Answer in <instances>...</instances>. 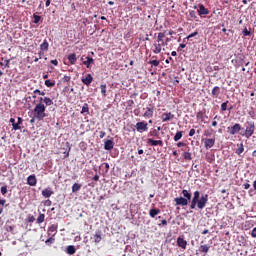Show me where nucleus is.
I'll return each mask as SVG.
<instances>
[{"mask_svg": "<svg viewBox=\"0 0 256 256\" xmlns=\"http://www.w3.org/2000/svg\"><path fill=\"white\" fill-rule=\"evenodd\" d=\"M51 105H53V101L51 100V98L40 97L39 103L35 105L32 111L34 119H37L38 121H43V119L47 117V113H45V111L47 110V107H51Z\"/></svg>", "mask_w": 256, "mask_h": 256, "instance_id": "1", "label": "nucleus"}, {"mask_svg": "<svg viewBox=\"0 0 256 256\" xmlns=\"http://www.w3.org/2000/svg\"><path fill=\"white\" fill-rule=\"evenodd\" d=\"M207 203H209V195L204 194L201 196V192L195 191L193 193V198L190 202V209H200V211H203L205 207L207 206Z\"/></svg>", "mask_w": 256, "mask_h": 256, "instance_id": "2", "label": "nucleus"}, {"mask_svg": "<svg viewBox=\"0 0 256 256\" xmlns=\"http://www.w3.org/2000/svg\"><path fill=\"white\" fill-rule=\"evenodd\" d=\"M255 134V122L254 121H246L245 123V131L241 132L240 135L245 137L246 139H251Z\"/></svg>", "mask_w": 256, "mask_h": 256, "instance_id": "3", "label": "nucleus"}, {"mask_svg": "<svg viewBox=\"0 0 256 256\" xmlns=\"http://www.w3.org/2000/svg\"><path fill=\"white\" fill-rule=\"evenodd\" d=\"M183 197L175 198L174 201L176 205H181L182 207H187L189 205V201H191V192L187 190H182Z\"/></svg>", "mask_w": 256, "mask_h": 256, "instance_id": "4", "label": "nucleus"}, {"mask_svg": "<svg viewBox=\"0 0 256 256\" xmlns=\"http://www.w3.org/2000/svg\"><path fill=\"white\" fill-rule=\"evenodd\" d=\"M228 133L229 135H237L239 131H243V127H241V124L235 123L232 127H228Z\"/></svg>", "mask_w": 256, "mask_h": 256, "instance_id": "5", "label": "nucleus"}, {"mask_svg": "<svg viewBox=\"0 0 256 256\" xmlns=\"http://www.w3.org/2000/svg\"><path fill=\"white\" fill-rule=\"evenodd\" d=\"M136 131H138V133L149 131V126L146 122H138L136 123Z\"/></svg>", "mask_w": 256, "mask_h": 256, "instance_id": "6", "label": "nucleus"}, {"mask_svg": "<svg viewBox=\"0 0 256 256\" xmlns=\"http://www.w3.org/2000/svg\"><path fill=\"white\" fill-rule=\"evenodd\" d=\"M154 111H155V106L150 104L148 107H146V111L144 112L142 117H145V119H151V117H153Z\"/></svg>", "mask_w": 256, "mask_h": 256, "instance_id": "7", "label": "nucleus"}, {"mask_svg": "<svg viewBox=\"0 0 256 256\" xmlns=\"http://www.w3.org/2000/svg\"><path fill=\"white\" fill-rule=\"evenodd\" d=\"M162 47L163 46L161 45V43L157 42L156 40V42L152 45L151 50L155 55H159V53H161L162 51Z\"/></svg>", "mask_w": 256, "mask_h": 256, "instance_id": "8", "label": "nucleus"}, {"mask_svg": "<svg viewBox=\"0 0 256 256\" xmlns=\"http://www.w3.org/2000/svg\"><path fill=\"white\" fill-rule=\"evenodd\" d=\"M202 141H204L205 149H211L215 145V138H205Z\"/></svg>", "mask_w": 256, "mask_h": 256, "instance_id": "9", "label": "nucleus"}, {"mask_svg": "<svg viewBox=\"0 0 256 256\" xmlns=\"http://www.w3.org/2000/svg\"><path fill=\"white\" fill-rule=\"evenodd\" d=\"M161 119L163 123H167V121H171L172 119H175V115L171 112L163 113L161 115Z\"/></svg>", "mask_w": 256, "mask_h": 256, "instance_id": "10", "label": "nucleus"}, {"mask_svg": "<svg viewBox=\"0 0 256 256\" xmlns=\"http://www.w3.org/2000/svg\"><path fill=\"white\" fill-rule=\"evenodd\" d=\"M157 43H160L162 47H167V42H165V32L158 33Z\"/></svg>", "mask_w": 256, "mask_h": 256, "instance_id": "11", "label": "nucleus"}, {"mask_svg": "<svg viewBox=\"0 0 256 256\" xmlns=\"http://www.w3.org/2000/svg\"><path fill=\"white\" fill-rule=\"evenodd\" d=\"M147 143L148 145H151V147H157V145H159V147H163V140H154L153 138H149Z\"/></svg>", "mask_w": 256, "mask_h": 256, "instance_id": "12", "label": "nucleus"}, {"mask_svg": "<svg viewBox=\"0 0 256 256\" xmlns=\"http://www.w3.org/2000/svg\"><path fill=\"white\" fill-rule=\"evenodd\" d=\"M220 95H221V88L219 86H214L211 91V97L213 99H218Z\"/></svg>", "mask_w": 256, "mask_h": 256, "instance_id": "13", "label": "nucleus"}, {"mask_svg": "<svg viewBox=\"0 0 256 256\" xmlns=\"http://www.w3.org/2000/svg\"><path fill=\"white\" fill-rule=\"evenodd\" d=\"M115 147V142H113V139L111 140H106L104 143V149L106 151H111Z\"/></svg>", "mask_w": 256, "mask_h": 256, "instance_id": "14", "label": "nucleus"}, {"mask_svg": "<svg viewBox=\"0 0 256 256\" xmlns=\"http://www.w3.org/2000/svg\"><path fill=\"white\" fill-rule=\"evenodd\" d=\"M196 119H197V121L205 122V119H209V116H207V114H205V112L199 111L196 114Z\"/></svg>", "mask_w": 256, "mask_h": 256, "instance_id": "15", "label": "nucleus"}, {"mask_svg": "<svg viewBox=\"0 0 256 256\" xmlns=\"http://www.w3.org/2000/svg\"><path fill=\"white\" fill-rule=\"evenodd\" d=\"M27 183L30 187H35V185H37V177H35V175H30L27 178Z\"/></svg>", "mask_w": 256, "mask_h": 256, "instance_id": "16", "label": "nucleus"}, {"mask_svg": "<svg viewBox=\"0 0 256 256\" xmlns=\"http://www.w3.org/2000/svg\"><path fill=\"white\" fill-rule=\"evenodd\" d=\"M177 245L178 247H181V249H187V241L182 237L177 238Z\"/></svg>", "mask_w": 256, "mask_h": 256, "instance_id": "17", "label": "nucleus"}, {"mask_svg": "<svg viewBox=\"0 0 256 256\" xmlns=\"http://www.w3.org/2000/svg\"><path fill=\"white\" fill-rule=\"evenodd\" d=\"M53 190H51V188H45L43 191H42V196L45 198V199H49V197H51V195H53Z\"/></svg>", "mask_w": 256, "mask_h": 256, "instance_id": "18", "label": "nucleus"}, {"mask_svg": "<svg viewBox=\"0 0 256 256\" xmlns=\"http://www.w3.org/2000/svg\"><path fill=\"white\" fill-rule=\"evenodd\" d=\"M82 83H84V85H91V83H93V76L87 74L85 78H82Z\"/></svg>", "mask_w": 256, "mask_h": 256, "instance_id": "19", "label": "nucleus"}, {"mask_svg": "<svg viewBox=\"0 0 256 256\" xmlns=\"http://www.w3.org/2000/svg\"><path fill=\"white\" fill-rule=\"evenodd\" d=\"M198 14L199 15H209V10H207V8H205V6L203 4H200L199 9H198Z\"/></svg>", "mask_w": 256, "mask_h": 256, "instance_id": "20", "label": "nucleus"}, {"mask_svg": "<svg viewBox=\"0 0 256 256\" xmlns=\"http://www.w3.org/2000/svg\"><path fill=\"white\" fill-rule=\"evenodd\" d=\"M68 61H69L70 65H75V63H77V54H75V53L69 54Z\"/></svg>", "mask_w": 256, "mask_h": 256, "instance_id": "21", "label": "nucleus"}, {"mask_svg": "<svg viewBox=\"0 0 256 256\" xmlns=\"http://www.w3.org/2000/svg\"><path fill=\"white\" fill-rule=\"evenodd\" d=\"M245 151V146L243 143L237 144V149L235 151L236 155L241 156V154Z\"/></svg>", "mask_w": 256, "mask_h": 256, "instance_id": "22", "label": "nucleus"}, {"mask_svg": "<svg viewBox=\"0 0 256 256\" xmlns=\"http://www.w3.org/2000/svg\"><path fill=\"white\" fill-rule=\"evenodd\" d=\"M92 63H95V60L92 57L87 56L86 60L83 62V65H85L87 69H89Z\"/></svg>", "mask_w": 256, "mask_h": 256, "instance_id": "23", "label": "nucleus"}, {"mask_svg": "<svg viewBox=\"0 0 256 256\" xmlns=\"http://www.w3.org/2000/svg\"><path fill=\"white\" fill-rule=\"evenodd\" d=\"M159 213H161V210L152 208V209H150L149 215H150V217H152V219H155V217H157V215H159Z\"/></svg>", "mask_w": 256, "mask_h": 256, "instance_id": "24", "label": "nucleus"}, {"mask_svg": "<svg viewBox=\"0 0 256 256\" xmlns=\"http://www.w3.org/2000/svg\"><path fill=\"white\" fill-rule=\"evenodd\" d=\"M40 50L41 51H49V42L47 41V39H45L43 41V43L40 44Z\"/></svg>", "mask_w": 256, "mask_h": 256, "instance_id": "25", "label": "nucleus"}, {"mask_svg": "<svg viewBox=\"0 0 256 256\" xmlns=\"http://www.w3.org/2000/svg\"><path fill=\"white\" fill-rule=\"evenodd\" d=\"M209 249H211V247H210L209 245H207V244L201 245V246L199 247L200 253H205V254H207V253H209Z\"/></svg>", "mask_w": 256, "mask_h": 256, "instance_id": "26", "label": "nucleus"}, {"mask_svg": "<svg viewBox=\"0 0 256 256\" xmlns=\"http://www.w3.org/2000/svg\"><path fill=\"white\" fill-rule=\"evenodd\" d=\"M10 123L12 124L14 131L21 130V126H19V124L15 123V118H10Z\"/></svg>", "mask_w": 256, "mask_h": 256, "instance_id": "27", "label": "nucleus"}, {"mask_svg": "<svg viewBox=\"0 0 256 256\" xmlns=\"http://www.w3.org/2000/svg\"><path fill=\"white\" fill-rule=\"evenodd\" d=\"M76 251H77V249H75V246L70 245L67 247L66 253L68 255H75Z\"/></svg>", "mask_w": 256, "mask_h": 256, "instance_id": "28", "label": "nucleus"}, {"mask_svg": "<svg viewBox=\"0 0 256 256\" xmlns=\"http://www.w3.org/2000/svg\"><path fill=\"white\" fill-rule=\"evenodd\" d=\"M182 157H184L185 161H191L193 159L191 152H189V150L183 152Z\"/></svg>", "mask_w": 256, "mask_h": 256, "instance_id": "29", "label": "nucleus"}, {"mask_svg": "<svg viewBox=\"0 0 256 256\" xmlns=\"http://www.w3.org/2000/svg\"><path fill=\"white\" fill-rule=\"evenodd\" d=\"M149 136L150 137H156L157 139H161V137H159V132L157 131V129L151 130L149 132Z\"/></svg>", "mask_w": 256, "mask_h": 256, "instance_id": "30", "label": "nucleus"}, {"mask_svg": "<svg viewBox=\"0 0 256 256\" xmlns=\"http://www.w3.org/2000/svg\"><path fill=\"white\" fill-rule=\"evenodd\" d=\"M101 93L104 97H107V84L100 85Z\"/></svg>", "mask_w": 256, "mask_h": 256, "instance_id": "31", "label": "nucleus"}, {"mask_svg": "<svg viewBox=\"0 0 256 256\" xmlns=\"http://www.w3.org/2000/svg\"><path fill=\"white\" fill-rule=\"evenodd\" d=\"M183 138V131H178L175 136H174V141L177 142V141H180V139Z\"/></svg>", "mask_w": 256, "mask_h": 256, "instance_id": "32", "label": "nucleus"}, {"mask_svg": "<svg viewBox=\"0 0 256 256\" xmlns=\"http://www.w3.org/2000/svg\"><path fill=\"white\" fill-rule=\"evenodd\" d=\"M87 113V115H89V104L85 103L83 106H82V110H81V114H85Z\"/></svg>", "mask_w": 256, "mask_h": 256, "instance_id": "33", "label": "nucleus"}, {"mask_svg": "<svg viewBox=\"0 0 256 256\" xmlns=\"http://www.w3.org/2000/svg\"><path fill=\"white\" fill-rule=\"evenodd\" d=\"M57 229H58L57 224H52V225L48 228V233H57Z\"/></svg>", "mask_w": 256, "mask_h": 256, "instance_id": "34", "label": "nucleus"}, {"mask_svg": "<svg viewBox=\"0 0 256 256\" xmlns=\"http://www.w3.org/2000/svg\"><path fill=\"white\" fill-rule=\"evenodd\" d=\"M81 190V184L74 183L72 186V193H77V191Z\"/></svg>", "mask_w": 256, "mask_h": 256, "instance_id": "35", "label": "nucleus"}, {"mask_svg": "<svg viewBox=\"0 0 256 256\" xmlns=\"http://www.w3.org/2000/svg\"><path fill=\"white\" fill-rule=\"evenodd\" d=\"M44 85H46V87H55V80H45Z\"/></svg>", "mask_w": 256, "mask_h": 256, "instance_id": "36", "label": "nucleus"}, {"mask_svg": "<svg viewBox=\"0 0 256 256\" xmlns=\"http://www.w3.org/2000/svg\"><path fill=\"white\" fill-rule=\"evenodd\" d=\"M45 222V214H39L38 218H37V223L41 224Z\"/></svg>", "mask_w": 256, "mask_h": 256, "instance_id": "37", "label": "nucleus"}, {"mask_svg": "<svg viewBox=\"0 0 256 256\" xmlns=\"http://www.w3.org/2000/svg\"><path fill=\"white\" fill-rule=\"evenodd\" d=\"M242 34L244 37H249L251 36V30H248L247 28H244L242 31Z\"/></svg>", "mask_w": 256, "mask_h": 256, "instance_id": "38", "label": "nucleus"}, {"mask_svg": "<svg viewBox=\"0 0 256 256\" xmlns=\"http://www.w3.org/2000/svg\"><path fill=\"white\" fill-rule=\"evenodd\" d=\"M197 35H199V32L195 31V32L191 33L190 35H188L186 38H184V41H185V39L190 40V39H192V37H197Z\"/></svg>", "mask_w": 256, "mask_h": 256, "instance_id": "39", "label": "nucleus"}, {"mask_svg": "<svg viewBox=\"0 0 256 256\" xmlns=\"http://www.w3.org/2000/svg\"><path fill=\"white\" fill-rule=\"evenodd\" d=\"M149 65H153L154 67H159V61L157 59L155 60H150Z\"/></svg>", "mask_w": 256, "mask_h": 256, "instance_id": "40", "label": "nucleus"}, {"mask_svg": "<svg viewBox=\"0 0 256 256\" xmlns=\"http://www.w3.org/2000/svg\"><path fill=\"white\" fill-rule=\"evenodd\" d=\"M46 245H51L53 243H55V238L54 237H50L45 241Z\"/></svg>", "mask_w": 256, "mask_h": 256, "instance_id": "41", "label": "nucleus"}, {"mask_svg": "<svg viewBox=\"0 0 256 256\" xmlns=\"http://www.w3.org/2000/svg\"><path fill=\"white\" fill-rule=\"evenodd\" d=\"M189 17H191V19H197V13L194 10H190Z\"/></svg>", "mask_w": 256, "mask_h": 256, "instance_id": "42", "label": "nucleus"}, {"mask_svg": "<svg viewBox=\"0 0 256 256\" xmlns=\"http://www.w3.org/2000/svg\"><path fill=\"white\" fill-rule=\"evenodd\" d=\"M228 103H229V101L227 100L226 102L221 104V111H227Z\"/></svg>", "mask_w": 256, "mask_h": 256, "instance_id": "43", "label": "nucleus"}, {"mask_svg": "<svg viewBox=\"0 0 256 256\" xmlns=\"http://www.w3.org/2000/svg\"><path fill=\"white\" fill-rule=\"evenodd\" d=\"M94 241H95V243H101V235L100 234H95Z\"/></svg>", "mask_w": 256, "mask_h": 256, "instance_id": "44", "label": "nucleus"}, {"mask_svg": "<svg viewBox=\"0 0 256 256\" xmlns=\"http://www.w3.org/2000/svg\"><path fill=\"white\" fill-rule=\"evenodd\" d=\"M33 18H34V23H39V21H41V16L37 15V14H34L33 15Z\"/></svg>", "mask_w": 256, "mask_h": 256, "instance_id": "45", "label": "nucleus"}, {"mask_svg": "<svg viewBox=\"0 0 256 256\" xmlns=\"http://www.w3.org/2000/svg\"><path fill=\"white\" fill-rule=\"evenodd\" d=\"M0 191H1L2 195H7V185L2 186Z\"/></svg>", "mask_w": 256, "mask_h": 256, "instance_id": "46", "label": "nucleus"}, {"mask_svg": "<svg viewBox=\"0 0 256 256\" xmlns=\"http://www.w3.org/2000/svg\"><path fill=\"white\" fill-rule=\"evenodd\" d=\"M211 135H213V132L211 130H205L204 131V136L205 137H211Z\"/></svg>", "mask_w": 256, "mask_h": 256, "instance_id": "47", "label": "nucleus"}, {"mask_svg": "<svg viewBox=\"0 0 256 256\" xmlns=\"http://www.w3.org/2000/svg\"><path fill=\"white\" fill-rule=\"evenodd\" d=\"M34 93L37 95H41L42 97H44L45 93L39 89L34 90Z\"/></svg>", "mask_w": 256, "mask_h": 256, "instance_id": "48", "label": "nucleus"}, {"mask_svg": "<svg viewBox=\"0 0 256 256\" xmlns=\"http://www.w3.org/2000/svg\"><path fill=\"white\" fill-rule=\"evenodd\" d=\"M71 151V147L68 148V151L63 152L64 153V159H67L69 157V152Z\"/></svg>", "mask_w": 256, "mask_h": 256, "instance_id": "49", "label": "nucleus"}, {"mask_svg": "<svg viewBox=\"0 0 256 256\" xmlns=\"http://www.w3.org/2000/svg\"><path fill=\"white\" fill-rule=\"evenodd\" d=\"M22 124H23V118L18 117V122L16 123V125H18V127H21Z\"/></svg>", "mask_w": 256, "mask_h": 256, "instance_id": "50", "label": "nucleus"}, {"mask_svg": "<svg viewBox=\"0 0 256 256\" xmlns=\"http://www.w3.org/2000/svg\"><path fill=\"white\" fill-rule=\"evenodd\" d=\"M140 113H141V110H139V108H137V109L134 110V115H135L136 117H139Z\"/></svg>", "mask_w": 256, "mask_h": 256, "instance_id": "51", "label": "nucleus"}, {"mask_svg": "<svg viewBox=\"0 0 256 256\" xmlns=\"http://www.w3.org/2000/svg\"><path fill=\"white\" fill-rule=\"evenodd\" d=\"M177 147H187V144L184 142H178Z\"/></svg>", "mask_w": 256, "mask_h": 256, "instance_id": "52", "label": "nucleus"}, {"mask_svg": "<svg viewBox=\"0 0 256 256\" xmlns=\"http://www.w3.org/2000/svg\"><path fill=\"white\" fill-rule=\"evenodd\" d=\"M158 225H159V227H161V225H163V227H165L167 225V221L165 219H163L161 221V223H159Z\"/></svg>", "mask_w": 256, "mask_h": 256, "instance_id": "53", "label": "nucleus"}, {"mask_svg": "<svg viewBox=\"0 0 256 256\" xmlns=\"http://www.w3.org/2000/svg\"><path fill=\"white\" fill-rule=\"evenodd\" d=\"M189 137H193V135H195V129H191L190 131H189Z\"/></svg>", "mask_w": 256, "mask_h": 256, "instance_id": "54", "label": "nucleus"}, {"mask_svg": "<svg viewBox=\"0 0 256 256\" xmlns=\"http://www.w3.org/2000/svg\"><path fill=\"white\" fill-rule=\"evenodd\" d=\"M106 135L107 133H105V131H101L99 137L100 139H103Z\"/></svg>", "mask_w": 256, "mask_h": 256, "instance_id": "55", "label": "nucleus"}, {"mask_svg": "<svg viewBox=\"0 0 256 256\" xmlns=\"http://www.w3.org/2000/svg\"><path fill=\"white\" fill-rule=\"evenodd\" d=\"M52 65H55V67H57V65H59V61H57V59L51 60Z\"/></svg>", "mask_w": 256, "mask_h": 256, "instance_id": "56", "label": "nucleus"}, {"mask_svg": "<svg viewBox=\"0 0 256 256\" xmlns=\"http://www.w3.org/2000/svg\"><path fill=\"white\" fill-rule=\"evenodd\" d=\"M51 200H46L44 205H46V207H51Z\"/></svg>", "mask_w": 256, "mask_h": 256, "instance_id": "57", "label": "nucleus"}, {"mask_svg": "<svg viewBox=\"0 0 256 256\" xmlns=\"http://www.w3.org/2000/svg\"><path fill=\"white\" fill-rule=\"evenodd\" d=\"M250 187H251V184H249V183L243 184L244 189H250Z\"/></svg>", "mask_w": 256, "mask_h": 256, "instance_id": "58", "label": "nucleus"}, {"mask_svg": "<svg viewBox=\"0 0 256 256\" xmlns=\"http://www.w3.org/2000/svg\"><path fill=\"white\" fill-rule=\"evenodd\" d=\"M9 63H11V60L7 59L5 60V68H9Z\"/></svg>", "mask_w": 256, "mask_h": 256, "instance_id": "59", "label": "nucleus"}, {"mask_svg": "<svg viewBox=\"0 0 256 256\" xmlns=\"http://www.w3.org/2000/svg\"><path fill=\"white\" fill-rule=\"evenodd\" d=\"M251 236L252 237H256V228H253L252 232H251Z\"/></svg>", "mask_w": 256, "mask_h": 256, "instance_id": "60", "label": "nucleus"}, {"mask_svg": "<svg viewBox=\"0 0 256 256\" xmlns=\"http://www.w3.org/2000/svg\"><path fill=\"white\" fill-rule=\"evenodd\" d=\"M93 181H99V175H95L94 177H93Z\"/></svg>", "mask_w": 256, "mask_h": 256, "instance_id": "61", "label": "nucleus"}, {"mask_svg": "<svg viewBox=\"0 0 256 256\" xmlns=\"http://www.w3.org/2000/svg\"><path fill=\"white\" fill-rule=\"evenodd\" d=\"M5 203H6L5 199H3V200L0 199V205H2V207L5 205Z\"/></svg>", "mask_w": 256, "mask_h": 256, "instance_id": "62", "label": "nucleus"}, {"mask_svg": "<svg viewBox=\"0 0 256 256\" xmlns=\"http://www.w3.org/2000/svg\"><path fill=\"white\" fill-rule=\"evenodd\" d=\"M207 233H209V230L208 229H204L203 232H202V235H207Z\"/></svg>", "mask_w": 256, "mask_h": 256, "instance_id": "63", "label": "nucleus"}, {"mask_svg": "<svg viewBox=\"0 0 256 256\" xmlns=\"http://www.w3.org/2000/svg\"><path fill=\"white\" fill-rule=\"evenodd\" d=\"M212 127H217V121L214 120V121L212 122Z\"/></svg>", "mask_w": 256, "mask_h": 256, "instance_id": "64", "label": "nucleus"}]
</instances>
